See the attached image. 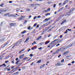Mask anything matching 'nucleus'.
<instances>
[{
  "instance_id": "1",
  "label": "nucleus",
  "mask_w": 75,
  "mask_h": 75,
  "mask_svg": "<svg viewBox=\"0 0 75 75\" xmlns=\"http://www.w3.org/2000/svg\"><path fill=\"white\" fill-rule=\"evenodd\" d=\"M61 50H62V51L63 52V51H65V50H67V48H66L62 47L61 48L58 49L57 51H58V52H59L60 51H61Z\"/></svg>"
},
{
  "instance_id": "2",
  "label": "nucleus",
  "mask_w": 75,
  "mask_h": 75,
  "mask_svg": "<svg viewBox=\"0 0 75 75\" xmlns=\"http://www.w3.org/2000/svg\"><path fill=\"white\" fill-rule=\"evenodd\" d=\"M4 11L6 12V11H4V9L1 10H0V13L1 14H4Z\"/></svg>"
},
{
  "instance_id": "3",
  "label": "nucleus",
  "mask_w": 75,
  "mask_h": 75,
  "mask_svg": "<svg viewBox=\"0 0 75 75\" xmlns=\"http://www.w3.org/2000/svg\"><path fill=\"white\" fill-rule=\"evenodd\" d=\"M20 42L18 41L16 43V44L14 45L13 46V47H17V46L18 45H19V44H20Z\"/></svg>"
},
{
  "instance_id": "4",
  "label": "nucleus",
  "mask_w": 75,
  "mask_h": 75,
  "mask_svg": "<svg viewBox=\"0 0 75 75\" xmlns=\"http://www.w3.org/2000/svg\"><path fill=\"white\" fill-rule=\"evenodd\" d=\"M58 41V39H56L54 40V41L52 42H50V45H52V44L53 43H54L55 41Z\"/></svg>"
},
{
  "instance_id": "5",
  "label": "nucleus",
  "mask_w": 75,
  "mask_h": 75,
  "mask_svg": "<svg viewBox=\"0 0 75 75\" xmlns=\"http://www.w3.org/2000/svg\"><path fill=\"white\" fill-rule=\"evenodd\" d=\"M25 16H23L21 17V18H18L19 20H22L23 18H25Z\"/></svg>"
},
{
  "instance_id": "6",
  "label": "nucleus",
  "mask_w": 75,
  "mask_h": 75,
  "mask_svg": "<svg viewBox=\"0 0 75 75\" xmlns=\"http://www.w3.org/2000/svg\"><path fill=\"white\" fill-rule=\"evenodd\" d=\"M24 54H23L20 56L19 57V60H21V59H22V58H23V57H24Z\"/></svg>"
},
{
  "instance_id": "7",
  "label": "nucleus",
  "mask_w": 75,
  "mask_h": 75,
  "mask_svg": "<svg viewBox=\"0 0 75 75\" xmlns=\"http://www.w3.org/2000/svg\"><path fill=\"white\" fill-rule=\"evenodd\" d=\"M16 25V23H11L10 24V25L11 26H14V25Z\"/></svg>"
},
{
  "instance_id": "8",
  "label": "nucleus",
  "mask_w": 75,
  "mask_h": 75,
  "mask_svg": "<svg viewBox=\"0 0 75 75\" xmlns=\"http://www.w3.org/2000/svg\"><path fill=\"white\" fill-rule=\"evenodd\" d=\"M30 40V38L28 37L26 38V40L24 42H28V41Z\"/></svg>"
},
{
  "instance_id": "9",
  "label": "nucleus",
  "mask_w": 75,
  "mask_h": 75,
  "mask_svg": "<svg viewBox=\"0 0 75 75\" xmlns=\"http://www.w3.org/2000/svg\"><path fill=\"white\" fill-rule=\"evenodd\" d=\"M8 17H16V16H14L13 14H11V15H9L8 16Z\"/></svg>"
},
{
  "instance_id": "10",
  "label": "nucleus",
  "mask_w": 75,
  "mask_h": 75,
  "mask_svg": "<svg viewBox=\"0 0 75 75\" xmlns=\"http://www.w3.org/2000/svg\"><path fill=\"white\" fill-rule=\"evenodd\" d=\"M68 3V0H67L64 1V2L63 3V4H66V3Z\"/></svg>"
},
{
  "instance_id": "11",
  "label": "nucleus",
  "mask_w": 75,
  "mask_h": 75,
  "mask_svg": "<svg viewBox=\"0 0 75 75\" xmlns=\"http://www.w3.org/2000/svg\"><path fill=\"white\" fill-rule=\"evenodd\" d=\"M45 67V64H44L43 65H42V66H40V69H42V68H44V67Z\"/></svg>"
},
{
  "instance_id": "12",
  "label": "nucleus",
  "mask_w": 75,
  "mask_h": 75,
  "mask_svg": "<svg viewBox=\"0 0 75 75\" xmlns=\"http://www.w3.org/2000/svg\"><path fill=\"white\" fill-rule=\"evenodd\" d=\"M68 54V52H64L63 53V55H66L67 54Z\"/></svg>"
},
{
  "instance_id": "13",
  "label": "nucleus",
  "mask_w": 75,
  "mask_h": 75,
  "mask_svg": "<svg viewBox=\"0 0 75 75\" xmlns=\"http://www.w3.org/2000/svg\"><path fill=\"white\" fill-rule=\"evenodd\" d=\"M66 20H65L63 21L61 23V25H62L64 23H65V22H66Z\"/></svg>"
},
{
  "instance_id": "14",
  "label": "nucleus",
  "mask_w": 75,
  "mask_h": 75,
  "mask_svg": "<svg viewBox=\"0 0 75 75\" xmlns=\"http://www.w3.org/2000/svg\"><path fill=\"white\" fill-rule=\"evenodd\" d=\"M33 27L31 28V27L30 26L29 27H28V30H32V29H33Z\"/></svg>"
},
{
  "instance_id": "15",
  "label": "nucleus",
  "mask_w": 75,
  "mask_h": 75,
  "mask_svg": "<svg viewBox=\"0 0 75 75\" xmlns=\"http://www.w3.org/2000/svg\"><path fill=\"white\" fill-rule=\"evenodd\" d=\"M51 19L50 18H49L48 19L47 18L45 19V20L44 21H45V20L46 21H49V20H50V19Z\"/></svg>"
},
{
  "instance_id": "16",
  "label": "nucleus",
  "mask_w": 75,
  "mask_h": 75,
  "mask_svg": "<svg viewBox=\"0 0 75 75\" xmlns=\"http://www.w3.org/2000/svg\"><path fill=\"white\" fill-rule=\"evenodd\" d=\"M18 73H19V72L18 71H17V72H16V73H14L13 74V75H17V74H18Z\"/></svg>"
},
{
  "instance_id": "17",
  "label": "nucleus",
  "mask_w": 75,
  "mask_h": 75,
  "mask_svg": "<svg viewBox=\"0 0 75 75\" xmlns=\"http://www.w3.org/2000/svg\"><path fill=\"white\" fill-rule=\"evenodd\" d=\"M27 32L26 30H24V31L22 32L21 33V34H25V33Z\"/></svg>"
},
{
  "instance_id": "18",
  "label": "nucleus",
  "mask_w": 75,
  "mask_h": 75,
  "mask_svg": "<svg viewBox=\"0 0 75 75\" xmlns=\"http://www.w3.org/2000/svg\"><path fill=\"white\" fill-rule=\"evenodd\" d=\"M25 50V49H24L23 50H21L20 52H19V54H21V53L22 51H24Z\"/></svg>"
},
{
  "instance_id": "19",
  "label": "nucleus",
  "mask_w": 75,
  "mask_h": 75,
  "mask_svg": "<svg viewBox=\"0 0 75 75\" xmlns=\"http://www.w3.org/2000/svg\"><path fill=\"white\" fill-rule=\"evenodd\" d=\"M35 6H41V4H35Z\"/></svg>"
},
{
  "instance_id": "20",
  "label": "nucleus",
  "mask_w": 75,
  "mask_h": 75,
  "mask_svg": "<svg viewBox=\"0 0 75 75\" xmlns=\"http://www.w3.org/2000/svg\"><path fill=\"white\" fill-rule=\"evenodd\" d=\"M10 14V13H7L4 15L5 16H8V15H9Z\"/></svg>"
},
{
  "instance_id": "21",
  "label": "nucleus",
  "mask_w": 75,
  "mask_h": 75,
  "mask_svg": "<svg viewBox=\"0 0 75 75\" xmlns=\"http://www.w3.org/2000/svg\"><path fill=\"white\" fill-rule=\"evenodd\" d=\"M72 45H73L72 44L69 45L68 46V47H72Z\"/></svg>"
},
{
  "instance_id": "22",
  "label": "nucleus",
  "mask_w": 75,
  "mask_h": 75,
  "mask_svg": "<svg viewBox=\"0 0 75 75\" xmlns=\"http://www.w3.org/2000/svg\"><path fill=\"white\" fill-rule=\"evenodd\" d=\"M10 56L8 55L7 56V57H6L5 58V59H6L8 58H10Z\"/></svg>"
},
{
  "instance_id": "23",
  "label": "nucleus",
  "mask_w": 75,
  "mask_h": 75,
  "mask_svg": "<svg viewBox=\"0 0 75 75\" xmlns=\"http://www.w3.org/2000/svg\"><path fill=\"white\" fill-rule=\"evenodd\" d=\"M47 12H48V11L47 10H45L43 11V13H47Z\"/></svg>"
},
{
  "instance_id": "24",
  "label": "nucleus",
  "mask_w": 75,
  "mask_h": 75,
  "mask_svg": "<svg viewBox=\"0 0 75 75\" xmlns=\"http://www.w3.org/2000/svg\"><path fill=\"white\" fill-rule=\"evenodd\" d=\"M41 62V60H38V61L37 62V63H40V62Z\"/></svg>"
},
{
  "instance_id": "25",
  "label": "nucleus",
  "mask_w": 75,
  "mask_h": 75,
  "mask_svg": "<svg viewBox=\"0 0 75 75\" xmlns=\"http://www.w3.org/2000/svg\"><path fill=\"white\" fill-rule=\"evenodd\" d=\"M64 62V59H62L61 60V62H62V63H63V62Z\"/></svg>"
},
{
  "instance_id": "26",
  "label": "nucleus",
  "mask_w": 75,
  "mask_h": 75,
  "mask_svg": "<svg viewBox=\"0 0 75 75\" xmlns=\"http://www.w3.org/2000/svg\"><path fill=\"white\" fill-rule=\"evenodd\" d=\"M43 44H44V42H42L40 43V45H43Z\"/></svg>"
},
{
  "instance_id": "27",
  "label": "nucleus",
  "mask_w": 75,
  "mask_h": 75,
  "mask_svg": "<svg viewBox=\"0 0 75 75\" xmlns=\"http://www.w3.org/2000/svg\"><path fill=\"white\" fill-rule=\"evenodd\" d=\"M42 38V37L40 36V37H39V38H38L37 39V40H40V38Z\"/></svg>"
},
{
  "instance_id": "28",
  "label": "nucleus",
  "mask_w": 75,
  "mask_h": 75,
  "mask_svg": "<svg viewBox=\"0 0 75 75\" xmlns=\"http://www.w3.org/2000/svg\"><path fill=\"white\" fill-rule=\"evenodd\" d=\"M3 65H4L5 67H6V64H3L2 65H1L0 66V67H2V66H3Z\"/></svg>"
},
{
  "instance_id": "29",
  "label": "nucleus",
  "mask_w": 75,
  "mask_h": 75,
  "mask_svg": "<svg viewBox=\"0 0 75 75\" xmlns=\"http://www.w3.org/2000/svg\"><path fill=\"white\" fill-rule=\"evenodd\" d=\"M50 42V41H47L46 42H45V44H47L48 43Z\"/></svg>"
},
{
  "instance_id": "30",
  "label": "nucleus",
  "mask_w": 75,
  "mask_h": 75,
  "mask_svg": "<svg viewBox=\"0 0 75 75\" xmlns=\"http://www.w3.org/2000/svg\"><path fill=\"white\" fill-rule=\"evenodd\" d=\"M28 57L24 58H23V60H25V59H28Z\"/></svg>"
},
{
  "instance_id": "31",
  "label": "nucleus",
  "mask_w": 75,
  "mask_h": 75,
  "mask_svg": "<svg viewBox=\"0 0 75 75\" xmlns=\"http://www.w3.org/2000/svg\"><path fill=\"white\" fill-rule=\"evenodd\" d=\"M64 7H62L60 8V10H63V9H64Z\"/></svg>"
},
{
  "instance_id": "32",
  "label": "nucleus",
  "mask_w": 75,
  "mask_h": 75,
  "mask_svg": "<svg viewBox=\"0 0 75 75\" xmlns=\"http://www.w3.org/2000/svg\"><path fill=\"white\" fill-rule=\"evenodd\" d=\"M30 57H33V54H31L30 55Z\"/></svg>"
},
{
  "instance_id": "33",
  "label": "nucleus",
  "mask_w": 75,
  "mask_h": 75,
  "mask_svg": "<svg viewBox=\"0 0 75 75\" xmlns=\"http://www.w3.org/2000/svg\"><path fill=\"white\" fill-rule=\"evenodd\" d=\"M67 30H68V31H72V30L70 29H67Z\"/></svg>"
},
{
  "instance_id": "34",
  "label": "nucleus",
  "mask_w": 75,
  "mask_h": 75,
  "mask_svg": "<svg viewBox=\"0 0 75 75\" xmlns=\"http://www.w3.org/2000/svg\"><path fill=\"white\" fill-rule=\"evenodd\" d=\"M30 6H35V4H31Z\"/></svg>"
},
{
  "instance_id": "35",
  "label": "nucleus",
  "mask_w": 75,
  "mask_h": 75,
  "mask_svg": "<svg viewBox=\"0 0 75 75\" xmlns=\"http://www.w3.org/2000/svg\"><path fill=\"white\" fill-rule=\"evenodd\" d=\"M20 61L19 60H18V61H16V64H18V62Z\"/></svg>"
},
{
  "instance_id": "36",
  "label": "nucleus",
  "mask_w": 75,
  "mask_h": 75,
  "mask_svg": "<svg viewBox=\"0 0 75 75\" xmlns=\"http://www.w3.org/2000/svg\"><path fill=\"white\" fill-rule=\"evenodd\" d=\"M41 16H39L37 17V18H41Z\"/></svg>"
},
{
  "instance_id": "37",
  "label": "nucleus",
  "mask_w": 75,
  "mask_h": 75,
  "mask_svg": "<svg viewBox=\"0 0 75 75\" xmlns=\"http://www.w3.org/2000/svg\"><path fill=\"white\" fill-rule=\"evenodd\" d=\"M27 22V21L26 20H25V22L24 23V24H26Z\"/></svg>"
},
{
  "instance_id": "38",
  "label": "nucleus",
  "mask_w": 75,
  "mask_h": 75,
  "mask_svg": "<svg viewBox=\"0 0 75 75\" xmlns=\"http://www.w3.org/2000/svg\"><path fill=\"white\" fill-rule=\"evenodd\" d=\"M37 18V16H35V17L34 18V20H35V19H36V18Z\"/></svg>"
},
{
  "instance_id": "39",
  "label": "nucleus",
  "mask_w": 75,
  "mask_h": 75,
  "mask_svg": "<svg viewBox=\"0 0 75 75\" xmlns=\"http://www.w3.org/2000/svg\"><path fill=\"white\" fill-rule=\"evenodd\" d=\"M47 10V11H50V10H51V8H49Z\"/></svg>"
},
{
  "instance_id": "40",
  "label": "nucleus",
  "mask_w": 75,
  "mask_h": 75,
  "mask_svg": "<svg viewBox=\"0 0 75 75\" xmlns=\"http://www.w3.org/2000/svg\"><path fill=\"white\" fill-rule=\"evenodd\" d=\"M34 49H35V47H33L32 48V50H34Z\"/></svg>"
},
{
  "instance_id": "41",
  "label": "nucleus",
  "mask_w": 75,
  "mask_h": 75,
  "mask_svg": "<svg viewBox=\"0 0 75 75\" xmlns=\"http://www.w3.org/2000/svg\"><path fill=\"white\" fill-rule=\"evenodd\" d=\"M39 50H42V47H40L38 48Z\"/></svg>"
},
{
  "instance_id": "42",
  "label": "nucleus",
  "mask_w": 75,
  "mask_h": 75,
  "mask_svg": "<svg viewBox=\"0 0 75 75\" xmlns=\"http://www.w3.org/2000/svg\"><path fill=\"white\" fill-rule=\"evenodd\" d=\"M37 25V23H35V24H34V27H35L36 26V25Z\"/></svg>"
},
{
  "instance_id": "43",
  "label": "nucleus",
  "mask_w": 75,
  "mask_h": 75,
  "mask_svg": "<svg viewBox=\"0 0 75 75\" xmlns=\"http://www.w3.org/2000/svg\"><path fill=\"white\" fill-rule=\"evenodd\" d=\"M58 52V50H57V51H56V52H54V53H55V54H57V53Z\"/></svg>"
},
{
  "instance_id": "44",
  "label": "nucleus",
  "mask_w": 75,
  "mask_h": 75,
  "mask_svg": "<svg viewBox=\"0 0 75 75\" xmlns=\"http://www.w3.org/2000/svg\"><path fill=\"white\" fill-rule=\"evenodd\" d=\"M62 4V3H59V6H61Z\"/></svg>"
},
{
  "instance_id": "45",
  "label": "nucleus",
  "mask_w": 75,
  "mask_h": 75,
  "mask_svg": "<svg viewBox=\"0 0 75 75\" xmlns=\"http://www.w3.org/2000/svg\"><path fill=\"white\" fill-rule=\"evenodd\" d=\"M26 11H30V9H27L26 10Z\"/></svg>"
},
{
  "instance_id": "46",
  "label": "nucleus",
  "mask_w": 75,
  "mask_h": 75,
  "mask_svg": "<svg viewBox=\"0 0 75 75\" xmlns=\"http://www.w3.org/2000/svg\"><path fill=\"white\" fill-rule=\"evenodd\" d=\"M3 4H2L1 5H0V7H1H1H3Z\"/></svg>"
},
{
  "instance_id": "47",
  "label": "nucleus",
  "mask_w": 75,
  "mask_h": 75,
  "mask_svg": "<svg viewBox=\"0 0 75 75\" xmlns=\"http://www.w3.org/2000/svg\"><path fill=\"white\" fill-rule=\"evenodd\" d=\"M12 64H14V60H13V61H12Z\"/></svg>"
},
{
  "instance_id": "48",
  "label": "nucleus",
  "mask_w": 75,
  "mask_h": 75,
  "mask_svg": "<svg viewBox=\"0 0 75 75\" xmlns=\"http://www.w3.org/2000/svg\"><path fill=\"white\" fill-rule=\"evenodd\" d=\"M55 6H56V4H54L53 6L54 8H55Z\"/></svg>"
},
{
  "instance_id": "49",
  "label": "nucleus",
  "mask_w": 75,
  "mask_h": 75,
  "mask_svg": "<svg viewBox=\"0 0 75 75\" xmlns=\"http://www.w3.org/2000/svg\"><path fill=\"white\" fill-rule=\"evenodd\" d=\"M9 62V61H5V62L6 64H7V62Z\"/></svg>"
},
{
  "instance_id": "50",
  "label": "nucleus",
  "mask_w": 75,
  "mask_h": 75,
  "mask_svg": "<svg viewBox=\"0 0 75 75\" xmlns=\"http://www.w3.org/2000/svg\"><path fill=\"white\" fill-rule=\"evenodd\" d=\"M18 68L17 67H16V68L14 69L15 71H16V70H17V69Z\"/></svg>"
},
{
  "instance_id": "51",
  "label": "nucleus",
  "mask_w": 75,
  "mask_h": 75,
  "mask_svg": "<svg viewBox=\"0 0 75 75\" xmlns=\"http://www.w3.org/2000/svg\"><path fill=\"white\" fill-rule=\"evenodd\" d=\"M30 51H31V49H29V50H28V52H29Z\"/></svg>"
},
{
  "instance_id": "52",
  "label": "nucleus",
  "mask_w": 75,
  "mask_h": 75,
  "mask_svg": "<svg viewBox=\"0 0 75 75\" xmlns=\"http://www.w3.org/2000/svg\"><path fill=\"white\" fill-rule=\"evenodd\" d=\"M2 59V56H1L0 57V60L1 59Z\"/></svg>"
},
{
  "instance_id": "53",
  "label": "nucleus",
  "mask_w": 75,
  "mask_h": 75,
  "mask_svg": "<svg viewBox=\"0 0 75 75\" xmlns=\"http://www.w3.org/2000/svg\"><path fill=\"white\" fill-rule=\"evenodd\" d=\"M61 54H60V55H59L58 56V58H59L60 57H61Z\"/></svg>"
},
{
  "instance_id": "54",
  "label": "nucleus",
  "mask_w": 75,
  "mask_h": 75,
  "mask_svg": "<svg viewBox=\"0 0 75 75\" xmlns=\"http://www.w3.org/2000/svg\"><path fill=\"white\" fill-rule=\"evenodd\" d=\"M59 45H60V44H59L57 45L56 47H58V46H59Z\"/></svg>"
},
{
  "instance_id": "55",
  "label": "nucleus",
  "mask_w": 75,
  "mask_h": 75,
  "mask_svg": "<svg viewBox=\"0 0 75 75\" xmlns=\"http://www.w3.org/2000/svg\"><path fill=\"white\" fill-rule=\"evenodd\" d=\"M52 28H52L50 29H49V31H51V30H52Z\"/></svg>"
},
{
  "instance_id": "56",
  "label": "nucleus",
  "mask_w": 75,
  "mask_h": 75,
  "mask_svg": "<svg viewBox=\"0 0 75 75\" xmlns=\"http://www.w3.org/2000/svg\"><path fill=\"white\" fill-rule=\"evenodd\" d=\"M62 35H61L60 36V38H62Z\"/></svg>"
},
{
  "instance_id": "57",
  "label": "nucleus",
  "mask_w": 75,
  "mask_h": 75,
  "mask_svg": "<svg viewBox=\"0 0 75 75\" xmlns=\"http://www.w3.org/2000/svg\"><path fill=\"white\" fill-rule=\"evenodd\" d=\"M74 62H75V61H73L72 62H71L72 64H74Z\"/></svg>"
},
{
  "instance_id": "58",
  "label": "nucleus",
  "mask_w": 75,
  "mask_h": 75,
  "mask_svg": "<svg viewBox=\"0 0 75 75\" xmlns=\"http://www.w3.org/2000/svg\"><path fill=\"white\" fill-rule=\"evenodd\" d=\"M38 1H43V0H38Z\"/></svg>"
},
{
  "instance_id": "59",
  "label": "nucleus",
  "mask_w": 75,
  "mask_h": 75,
  "mask_svg": "<svg viewBox=\"0 0 75 75\" xmlns=\"http://www.w3.org/2000/svg\"><path fill=\"white\" fill-rule=\"evenodd\" d=\"M9 3H12V1H9Z\"/></svg>"
},
{
  "instance_id": "60",
  "label": "nucleus",
  "mask_w": 75,
  "mask_h": 75,
  "mask_svg": "<svg viewBox=\"0 0 75 75\" xmlns=\"http://www.w3.org/2000/svg\"><path fill=\"white\" fill-rule=\"evenodd\" d=\"M29 18H31V16L30 15L29 16Z\"/></svg>"
},
{
  "instance_id": "61",
  "label": "nucleus",
  "mask_w": 75,
  "mask_h": 75,
  "mask_svg": "<svg viewBox=\"0 0 75 75\" xmlns=\"http://www.w3.org/2000/svg\"><path fill=\"white\" fill-rule=\"evenodd\" d=\"M72 11L70 10V11L69 12V13L70 14L71 13Z\"/></svg>"
},
{
  "instance_id": "62",
  "label": "nucleus",
  "mask_w": 75,
  "mask_h": 75,
  "mask_svg": "<svg viewBox=\"0 0 75 75\" xmlns=\"http://www.w3.org/2000/svg\"><path fill=\"white\" fill-rule=\"evenodd\" d=\"M11 69H7V71H9L11 70Z\"/></svg>"
},
{
  "instance_id": "63",
  "label": "nucleus",
  "mask_w": 75,
  "mask_h": 75,
  "mask_svg": "<svg viewBox=\"0 0 75 75\" xmlns=\"http://www.w3.org/2000/svg\"><path fill=\"white\" fill-rule=\"evenodd\" d=\"M18 58H17L16 59V61H17V60H18Z\"/></svg>"
},
{
  "instance_id": "64",
  "label": "nucleus",
  "mask_w": 75,
  "mask_h": 75,
  "mask_svg": "<svg viewBox=\"0 0 75 75\" xmlns=\"http://www.w3.org/2000/svg\"><path fill=\"white\" fill-rule=\"evenodd\" d=\"M13 68H14V67H11V69H13Z\"/></svg>"
}]
</instances>
